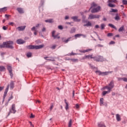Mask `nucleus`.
Listing matches in <instances>:
<instances>
[{
	"label": "nucleus",
	"mask_w": 127,
	"mask_h": 127,
	"mask_svg": "<svg viewBox=\"0 0 127 127\" xmlns=\"http://www.w3.org/2000/svg\"><path fill=\"white\" fill-rule=\"evenodd\" d=\"M122 80H123V81H124V82H127V78H126V77L122 78Z\"/></svg>",
	"instance_id": "obj_47"
},
{
	"label": "nucleus",
	"mask_w": 127,
	"mask_h": 127,
	"mask_svg": "<svg viewBox=\"0 0 127 127\" xmlns=\"http://www.w3.org/2000/svg\"><path fill=\"white\" fill-rule=\"evenodd\" d=\"M9 88V85H7V87H6V88L5 89V91H6V92H8V89Z\"/></svg>",
	"instance_id": "obj_46"
},
{
	"label": "nucleus",
	"mask_w": 127,
	"mask_h": 127,
	"mask_svg": "<svg viewBox=\"0 0 127 127\" xmlns=\"http://www.w3.org/2000/svg\"><path fill=\"white\" fill-rule=\"evenodd\" d=\"M103 20H104V21H107V18L106 17H104Z\"/></svg>",
	"instance_id": "obj_60"
},
{
	"label": "nucleus",
	"mask_w": 127,
	"mask_h": 127,
	"mask_svg": "<svg viewBox=\"0 0 127 127\" xmlns=\"http://www.w3.org/2000/svg\"><path fill=\"white\" fill-rule=\"evenodd\" d=\"M108 5L109 7H116V5L112 4V3H108Z\"/></svg>",
	"instance_id": "obj_24"
},
{
	"label": "nucleus",
	"mask_w": 127,
	"mask_h": 127,
	"mask_svg": "<svg viewBox=\"0 0 127 127\" xmlns=\"http://www.w3.org/2000/svg\"><path fill=\"white\" fill-rule=\"evenodd\" d=\"M91 8H92L91 10L92 13H96L97 12H99V11H101V7L100 6H98L96 3L93 2L91 4V6L89 10Z\"/></svg>",
	"instance_id": "obj_1"
},
{
	"label": "nucleus",
	"mask_w": 127,
	"mask_h": 127,
	"mask_svg": "<svg viewBox=\"0 0 127 127\" xmlns=\"http://www.w3.org/2000/svg\"><path fill=\"white\" fill-rule=\"evenodd\" d=\"M83 23H86L83 25V26H92V23H91L90 21H83Z\"/></svg>",
	"instance_id": "obj_10"
},
{
	"label": "nucleus",
	"mask_w": 127,
	"mask_h": 127,
	"mask_svg": "<svg viewBox=\"0 0 127 127\" xmlns=\"http://www.w3.org/2000/svg\"><path fill=\"white\" fill-rule=\"evenodd\" d=\"M64 103L65 104V109L67 111V110H68V109H69V104H68V102H67V100L64 99Z\"/></svg>",
	"instance_id": "obj_16"
},
{
	"label": "nucleus",
	"mask_w": 127,
	"mask_h": 127,
	"mask_svg": "<svg viewBox=\"0 0 127 127\" xmlns=\"http://www.w3.org/2000/svg\"><path fill=\"white\" fill-rule=\"evenodd\" d=\"M10 76L11 77V78H12V77H13V74L12 73V71H10Z\"/></svg>",
	"instance_id": "obj_48"
},
{
	"label": "nucleus",
	"mask_w": 127,
	"mask_h": 127,
	"mask_svg": "<svg viewBox=\"0 0 127 127\" xmlns=\"http://www.w3.org/2000/svg\"><path fill=\"white\" fill-rule=\"evenodd\" d=\"M115 20H120V16L119 15V14H117L116 15V16L115 17Z\"/></svg>",
	"instance_id": "obj_25"
},
{
	"label": "nucleus",
	"mask_w": 127,
	"mask_h": 127,
	"mask_svg": "<svg viewBox=\"0 0 127 127\" xmlns=\"http://www.w3.org/2000/svg\"><path fill=\"white\" fill-rule=\"evenodd\" d=\"M10 89H13L14 87V84L13 83V81H11L10 84Z\"/></svg>",
	"instance_id": "obj_26"
},
{
	"label": "nucleus",
	"mask_w": 127,
	"mask_h": 127,
	"mask_svg": "<svg viewBox=\"0 0 127 127\" xmlns=\"http://www.w3.org/2000/svg\"><path fill=\"white\" fill-rule=\"evenodd\" d=\"M115 87V84H114V81H112L108 86L103 87V90H110L112 91V89H113Z\"/></svg>",
	"instance_id": "obj_3"
},
{
	"label": "nucleus",
	"mask_w": 127,
	"mask_h": 127,
	"mask_svg": "<svg viewBox=\"0 0 127 127\" xmlns=\"http://www.w3.org/2000/svg\"><path fill=\"white\" fill-rule=\"evenodd\" d=\"M42 31L43 32H44L45 31H46V28L44 27L42 29Z\"/></svg>",
	"instance_id": "obj_51"
},
{
	"label": "nucleus",
	"mask_w": 127,
	"mask_h": 127,
	"mask_svg": "<svg viewBox=\"0 0 127 127\" xmlns=\"http://www.w3.org/2000/svg\"><path fill=\"white\" fill-rule=\"evenodd\" d=\"M117 0H108V2L111 3V2H114L115 3H116V2H117Z\"/></svg>",
	"instance_id": "obj_33"
},
{
	"label": "nucleus",
	"mask_w": 127,
	"mask_h": 127,
	"mask_svg": "<svg viewBox=\"0 0 127 127\" xmlns=\"http://www.w3.org/2000/svg\"><path fill=\"white\" fill-rule=\"evenodd\" d=\"M110 12H118V9L111 8Z\"/></svg>",
	"instance_id": "obj_27"
},
{
	"label": "nucleus",
	"mask_w": 127,
	"mask_h": 127,
	"mask_svg": "<svg viewBox=\"0 0 127 127\" xmlns=\"http://www.w3.org/2000/svg\"><path fill=\"white\" fill-rule=\"evenodd\" d=\"M51 48V49H53V50L55 49V48H56V45H52Z\"/></svg>",
	"instance_id": "obj_41"
},
{
	"label": "nucleus",
	"mask_w": 127,
	"mask_h": 127,
	"mask_svg": "<svg viewBox=\"0 0 127 127\" xmlns=\"http://www.w3.org/2000/svg\"><path fill=\"white\" fill-rule=\"evenodd\" d=\"M93 59L95 60V61H97L98 62H102L104 61V58L103 57L100 56H96L94 57Z\"/></svg>",
	"instance_id": "obj_5"
},
{
	"label": "nucleus",
	"mask_w": 127,
	"mask_h": 127,
	"mask_svg": "<svg viewBox=\"0 0 127 127\" xmlns=\"http://www.w3.org/2000/svg\"><path fill=\"white\" fill-rule=\"evenodd\" d=\"M26 26H19L16 29H18L19 31H23V30H24L25 29V28Z\"/></svg>",
	"instance_id": "obj_11"
},
{
	"label": "nucleus",
	"mask_w": 127,
	"mask_h": 127,
	"mask_svg": "<svg viewBox=\"0 0 127 127\" xmlns=\"http://www.w3.org/2000/svg\"><path fill=\"white\" fill-rule=\"evenodd\" d=\"M116 117L117 122H120V121L121 120V116L119 114H116Z\"/></svg>",
	"instance_id": "obj_20"
},
{
	"label": "nucleus",
	"mask_w": 127,
	"mask_h": 127,
	"mask_svg": "<svg viewBox=\"0 0 127 127\" xmlns=\"http://www.w3.org/2000/svg\"><path fill=\"white\" fill-rule=\"evenodd\" d=\"M4 70H5V67H4V66H3L0 65V71H4Z\"/></svg>",
	"instance_id": "obj_29"
},
{
	"label": "nucleus",
	"mask_w": 127,
	"mask_h": 127,
	"mask_svg": "<svg viewBox=\"0 0 127 127\" xmlns=\"http://www.w3.org/2000/svg\"><path fill=\"white\" fill-rule=\"evenodd\" d=\"M97 47H104V46L103 45L98 44L97 46Z\"/></svg>",
	"instance_id": "obj_50"
},
{
	"label": "nucleus",
	"mask_w": 127,
	"mask_h": 127,
	"mask_svg": "<svg viewBox=\"0 0 127 127\" xmlns=\"http://www.w3.org/2000/svg\"><path fill=\"white\" fill-rule=\"evenodd\" d=\"M104 104V98L100 99V105L102 106Z\"/></svg>",
	"instance_id": "obj_37"
},
{
	"label": "nucleus",
	"mask_w": 127,
	"mask_h": 127,
	"mask_svg": "<svg viewBox=\"0 0 127 127\" xmlns=\"http://www.w3.org/2000/svg\"><path fill=\"white\" fill-rule=\"evenodd\" d=\"M9 113L11 114H15L16 113V110L15 109V104H13L11 109L9 110Z\"/></svg>",
	"instance_id": "obj_8"
},
{
	"label": "nucleus",
	"mask_w": 127,
	"mask_h": 127,
	"mask_svg": "<svg viewBox=\"0 0 127 127\" xmlns=\"http://www.w3.org/2000/svg\"><path fill=\"white\" fill-rule=\"evenodd\" d=\"M4 88V87H0V91H2V90H3Z\"/></svg>",
	"instance_id": "obj_59"
},
{
	"label": "nucleus",
	"mask_w": 127,
	"mask_h": 127,
	"mask_svg": "<svg viewBox=\"0 0 127 127\" xmlns=\"http://www.w3.org/2000/svg\"><path fill=\"white\" fill-rule=\"evenodd\" d=\"M58 28H59V29H60L61 30H62V29H63V27L61 25H59L58 26Z\"/></svg>",
	"instance_id": "obj_45"
},
{
	"label": "nucleus",
	"mask_w": 127,
	"mask_h": 127,
	"mask_svg": "<svg viewBox=\"0 0 127 127\" xmlns=\"http://www.w3.org/2000/svg\"><path fill=\"white\" fill-rule=\"evenodd\" d=\"M123 4L125 5L127 4V0H123L122 1Z\"/></svg>",
	"instance_id": "obj_40"
},
{
	"label": "nucleus",
	"mask_w": 127,
	"mask_h": 127,
	"mask_svg": "<svg viewBox=\"0 0 127 127\" xmlns=\"http://www.w3.org/2000/svg\"><path fill=\"white\" fill-rule=\"evenodd\" d=\"M72 19H73L74 21H77V22L81 21V19H78V17L77 16L72 17Z\"/></svg>",
	"instance_id": "obj_19"
},
{
	"label": "nucleus",
	"mask_w": 127,
	"mask_h": 127,
	"mask_svg": "<svg viewBox=\"0 0 127 127\" xmlns=\"http://www.w3.org/2000/svg\"><path fill=\"white\" fill-rule=\"evenodd\" d=\"M76 31V29H75L74 28H71L70 33H74V32H75Z\"/></svg>",
	"instance_id": "obj_34"
},
{
	"label": "nucleus",
	"mask_w": 127,
	"mask_h": 127,
	"mask_svg": "<svg viewBox=\"0 0 127 127\" xmlns=\"http://www.w3.org/2000/svg\"><path fill=\"white\" fill-rule=\"evenodd\" d=\"M34 117H35L34 115L33 114H31L30 118L31 119H33L34 118Z\"/></svg>",
	"instance_id": "obj_52"
},
{
	"label": "nucleus",
	"mask_w": 127,
	"mask_h": 127,
	"mask_svg": "<svg viewBox=\"0 0 127 127\" xmlns=\"http://www.w3.org/2000/svg\"><path fill=\"white\" fill-rule=\"evenodd\" d=\"M70 55H77V54H74V53L72 52V53L70 54Z\"/></svg>",
	"instance_id": "obj_61"
},
{
	"label": "nucleus",
	"mask_w": 127,
	"mask_h": 127,
	"mask_svg": "<svg viewBox=\"0 0 127 127\" xmlns=\"http://www.w3.org/2000/svg\"><path fill=\"white\" fill-rule=\"evenodd\" d=\"M16 42L18 44H23V43H25V41L21 39L17 40Z\"/></svg>",
	"instance_id": "obj_15"
},
{
	"label": "nucleus",
	"mask_w": 127,
	"mask_h": 127,
	"mask_svg": "<svg viewBox=\"0 0 127 127\" xmlns=\"http://www.w3.org/2000/svg\"><path fill=\"white\" fill-rule=\"evenodd\" d=\"M121 80H123V78H118V81H121Z\"/></svg>",
	"instance_id": "obj_63"
},
{
	"label": "nucleus",
	"mask_w": 127,
	"mask_h": 127,
	"mask_svg": "<svg viewBox=\"0 0 127 127\" xmlns=\"http://www.w3.org/2000/svg\"><path fill=\"white\" fill-rule=\"evenodd\" d=\"M68 18H69V16H66L65 17V19H68Z\"/></svg>",
	"instance_id": "obj_62"
},
{
	"label": "nucleus",
	"mask_w": 127,
	"mask_h": 127,
	"mask_svg": "<svg viewBox=\"0 0 127 127\" xmlns=\"http://www.w3.org/2000/svg\"><path fill=\"white\" fill-rule=\"evenodd\" d=\"M11 99H13V96H11L9 98L8 101H10Z\"/></svg>",
	"instance_id": "obj_57"
},
{
	"label": "nucleus",
	"mask_w": 127,
	"mask_h": 127,
	"mask_svg": "<svg viewBox=\"0 0 127 127\" xmlns=\"http://www.w3.org/2000/svg\"><path fill=\"white\" fill-rule=\"evenodd\" d=\"M7 69L9 71V72H12V68L10 65H8L7 66Z\"/></svg>",
	"instance_id": "obj_32"
},
{
	"label": "nucleus",
	"mask_w": 127,
	"mask_h": 127,
	"mask_svg": "<svg viewBox=\"0 0 127 127\" xmlns=\"http://www.w3.org/2000/svg\"><path fill=\"white\" fill-rule=\"evenodd\" d=\"M35 32L34 33V35H37V31L36 30H34Z\"/></svg>",
	"instance_id": "obj_56"
},
{
	"label": "nucleus",
	"mask_w": 127,
	"mask_h": 127,
	"mask_svg": "<svg viewBox=\"0 0 127 127\" xmlns=\"http://www.w3.org/2000/svg\"><path fill=\"white\" fill-rule=\"evenodd\" d=\"M13 24H14V23H13V22H9V23H8V25H13Z\"/></svg>",
	"instance_id": "obj_54"
},
{
	"label": "nucleus",
	"mask_w": 127,
	"mask_h": 127,
	"mask_svg": "<svg viewBox=\"0 0 127 127\" xmlns=\"http://www.w3.org/2000/svg\"><path fill=\"white\" fill-rule=\"evenodd\" d=\"M44 46L43 45H41L39 46H33V45H29L27 46L28 49H41V48H43Z\"/></svg>",
	"instance_id": "obj_4"
},
{
	"label": "nucleus",
	"mask_w": 127,
	"mask_h": 127,
	"mask_svg": "<svg viewBox=\"0 0 127 127\" xmlns=\"http://www.w3.org/2000/svg\"><path fill=\"white\" fill-rule=\"evenodd\" d=\"M80 36H84V37H86V36L82 34H77L75 35L74 37H75L76 38H78L79 37H80Z\"/></svg>",
	"instance_id": "obj_22"
},
{
	"label": "nucleus",
	"mask_w": 127,
	"mask_h": 127,
	"mask_svg": "<svg viewBox=\"0 0 127 127\" xmlns=\"http://www.w3.org/2000/svg\"><path fill=\"white\" fill-rule=\"evenodd\" d=\"M17 10L19 13H24V11L23 10V9L22 8H17Z\"/></svg>",
	"instance_id": "obj_13"
},
{
	"label": "nucleus",
	"mask_w": 127,
	"mask_h": 127,
	"mask_svg": "<svg viewBox=\"0 0 127 127\" xmlns=\"http://www.w3.org/2000/svg\"><path fill=\"white\" fill-rule=\"evenodd\" d=\"M93 50L92 49H88L87 50H85L83 51H79L81 53H87V52H89L90 51H92Z\"/></svg>",
	"instance_id": "obj_14"
},
{
	"label": "nucleus",
	"mask_w": 127,
	"mask_h": 127,
	"mask_svg": "<svg viewBox=\"0 0 127 127\" xmlns=\"http://www.w3.org/2000/svg\"><path fill=\"white\" fill-rule=\"evenodd\" d=\"M75 108L76 109H79V108H80V106H79L78 104H76Z\"/></svg>",
	"instance_id": "obj_55"
},
{
	"label": "nucleus",
	"mask_w": 127,
	"mask_h": 127,
	"mask_svg": "<svg viewBox=\"0 0 127 127\" xmlns=\"http://www.w3.org/2000/svg\"><path fill=\"white\" fill-rule=\"evenodd\" d=\"M94 59V57L93 55H86L83 58V59Z\"/></svg>",
	"instance_id": "obj_12"
},
{
	"label": "nucleus",
	"mask_w": 127,
	"mask_h": 127,
	"mask_svg": "<svg viewBox=\"0 0 127 127\" xmlns=\"http://www.w3.org/2000/svg\"><path fill=\"white\" fill-rule=\"evenodd\" d=\"M107 36H108V37L113 36V33H108L107 35Z\"/></svg>",
	"instance_id": "obj_49"
},
{
	"label": "nucleus",
	"mask_w": 127,
	"mask_h": 127,
	"mask_svg": "<svg viewBox=\"0 0 127 127\" xmlns=\"http://www.w3.org/2000/svg\"><path fill=\"white\" fill-rule=\"evenodd\" d=\"M55 31H53L52 32V36L53 37L54 39H59L60 38V36H59V34H57L55 35Z\"/></svg>",
	"instance_id": "obj_9"
},
{
	"label": "nucleus",
	"mask_w": 127,
	"mask_h": 127,
	"mask_svg": "<svg viewBox=\"0 0 127 127\" xmlns=\"http://www.w3.org/2000/svg\"><path fill=\"white\" fill-rule=\"evenodd\" d=\"M72 126V120H70L68 123V127H71Z\"/></svg>",
	"instance_id": "obj_39"
},
{
	"label": "nucleus",
	"mask_w": 127,
	"mask_h": 127,
	"mask_svg": "<svg viewBox=\"0 0 127 127\" xmlns=\"http://www.w3.org/2000/svg\"><path fill=\"white\" fill-rule=\"evenodd\" d=\"M119 32H122V31H124V26H122L119 29Z\"/></svg>",
	"instance_id": "obj_36"
},
{
	"label": "nucleus",
	"mask_w": 127,
	"mask_h": 127,
	"mask_svg": "<svg viewBox=\"0 0 127 127\" xmlns=\"http://www.w3.org/2000/svg\"><path fill=\"white\" fill-rule=\"evenodd\" d=\"M45 22H49V23H52L53 22H54L53 21V19H49L48 20H46Z\"/></svg>",
	"instance_id": "obj_23"
},
{
	"label": "nucleus",
	"mask_w": 127,
	"mask_h": 127,
	"mask_svg": "<svg viewBox=\"0 0 127 127\" xmlns=\"http://www.w3.org/2000/svg\"><path fill=\"white\" fill-rule=\"evenodd\" d=\"M95 27V28H99V27H100V26H99V25H96Z\"/></svg>",
	"instance_id": "obj_58"
},
{
	"label": "nucleus",
	"mask_w": 127,
	"mask_h": 127,
	"mask_svg": "<svg viewBox=\"0 0 127 127\" xmlns=\"http://www.w3.org/2000/svg\"><path fill=\"white\" fill-rule=\"evenodd\" d=\"M105 27H106V25H105V24H101V27L102 30L105 29Z\"/></svg>",
	"instance_id": "obj_38"
},
{
	"label": "nucleus",
	"mask_w": 127,
	"mask_h": 127,
	"mask_svg": "<svg viewBox=\"0 0 127 127\" xmlns=\"http://www.w3.org/2000/svg\"><path fill=\"white\" fill-rule=\"evenodd\" d=\"M98 127H106L105 124L103 122H100L98 124Z\"/></svg>",
	"instance_id": "obj_21"
},
{
	"label": "nucleus",
	"mask_w": 127,
	"mask_h": 127,
	"mask_svg": "<svg viewBox=\"0 0 127 127\" xmlns=\"http://www.w3.org/2000/svg\"><path fill=\"white\" fill-rule=\"evenodd\" d=\"M101 17V15H94L93 14H91L89 15L88 19H95V18H100Z\"/></svg>",
	"instance_id": "obj_6"
},
{
	"label": "nucleus",
	"mask_w": 127,
	"mask_h": 127,
	"mask_svg": "<svg viewBox=\"0 0 127 127\" xmlns=\"http://www.w3.org/2000/svg\"><path fill=\"white\" fill-rule=\"evenodd\" d=\"M6 7H3L0 9V12H3V11H6Z\"/></svg>",
	"instance_id": "obj_28"
},
{
	"label": "nucleus",
	"mask_w": 127,
	"mask_h": 127,
	"mask_svg": "<svg viewBox=\"0 0 127 127\" xmlns=\"http://www.w3.org/2000/svg\"><path fill=\"white\" fill-rule=\"evenodd\" d=\"M13 42L11 41H8L7 42H3V44L0 45V48H10V49H12L13 48Z\"/></svg>",
	"instance_id": "obj_2"
},
{
	"label": "nucleus",
	"mask_w": 127,
	"mask_h": 127,
	"mask_svg": "<svg viewBox=\"0 0 127 127\" xmlns=\"http://www.w3.org/2000/svg\"><path fill=\"white\" fill-rule=\"evenodd\" d=\"M5 97H6V94H4V95H3V99H4L5 98Z\"/></svg>",
	"instance_id": "obj_64"
},
{
	"label": "nucleus",
	"mask_w": 127,
	"mask_h": 127,
	"mask_svg": "<svg viewBox=\"0 0 127 127\" xmlns=\"http://www.w3.org/2000/svg\"><path fill=\"white\" fill-rule=\"evenodd\" d=\"M109 44L111 45L112 44H115V42L113 41H112L110 42Z\"/></svg>",
	"instance_id": "obj_53"
},
{
	"label": "nucleus",
	"mask_w": 127,
	"mask_h": 127,
	"mask_svg": "<svg viewBox=\"0 0 127 127\" xmlns=\"http://www.w3.org/2000/svg\"><path fill=\"white\" fill-rule=\"evenodd\" d=\"M96 74H98L99 75V76H106V75H108L110 72L106 71V72H102L100 70H97L96 71Z\"/></svg>",
	"instance_id": "obj_7"
},
{
	"label": "nucleus",
	"mask_w": 127,
	"mask_h": 127,
	"mask_svg": "<svg viewBox=\"0 0 127 127\" xmlns=\"http://www.w3.org/2000/svg\"><path fill=\"white\" fill-rule=\"evenodd\" d=\"M53 108H54V105H53V104H52L50 107V110L52 111V109H53Z\"/></svg>",
	"instance_id": "obj_44"
},
{
	"label": "nucleus",
	"mask_w": 127,
	"mask_h": 127,
	"mask_svg": "<svg viewBox=\"0 0 127 127\" xmlns=\"http://www.w3.org/2000/svg\"><path fill=\"white\" fill-rule=\"evenodd\" d=\"M40 24H37V25L36 26V27H33L32 28H31V30L32 31H34V30H36V29H37V28H38V27H39L40 26Z\"/></svg>",
	"instance_id": "obj_18"
},
{
	"label": "nucleus",
	"mask_w": 127,
	"mask_h": 127,
	"mask_svg": "<svg viewBox=\"0 0 127 127\" xmlns=\"http://www.w3.org/2000/svg\"><path fill=\"white\" fill-rule=\"evenodd\" d=\"M32 56V53L29 52L27 54V57H28V58H29V57H31Z\"/></svg>",
	"instance_id": "obj_35"
},
{
	"label": "nucleus",
	"mask_w": 127,
	"mask_h": 127,
	"mask_svg": "<svg viewBox=\"0 0 127 127\" xmlns=\"http://www.w3.org/2000/svg\"><path fill=\"white\" fill-rule=\"evenodd\" d=\"M108 25L110 27H112V28H114V29H117V28L116 27V26H115V25H113V24H109Z\"/></svg>",
	"instance_id": "obj_30"
},
{
	"label": "nucleus",
	"mask_w": 127,
	"mask_h": 127,
	"mask_svg": "<svg viewBox=\"0 0 127 127\" xmlns=\"http://www.w3.org/2000/svg\"><path fill=\"white\" fill-rule=\"evenodd\" d=\"M72 61L73 62H78V59H72Z\"/></svg>",
	"instance_id": "obj_43"
},
{
	"label": "nucleus",
	"mask_w": 127,
	"mask_h": 127,
	"mask_svg": "<svg viewBox=\"0 0 127 127\" xmlns=\"http://www.w3.org/2000/svg\"><path fill=\"white\" fill-rule=\"evenodd\" d=\"M70 38H68L67 40H64V38H63V42H64L65 43H68V42H69V41H70Z\"/></svg>",
	"instance_id": "obj_31"
},
{
	"label": "nucleus",
	"mask_w": 127,
	"mask_h": 127,
	"mask_svg": "<svg viewBox=\"0 0 127 127\" xmlns=\"http://www.w3.org/2000/svg\"><path fill=\"white\" fill-rule=\"evenodd\" d=\"M108 91H104L103 92L102 95L103 96H106L107 94H109V93H111V90L110 89H108Z\"/></svg>",
	"instance_id": "obj_17"
},
{
	"label": "nucleus",
	"mask_w": 127,
	"mask_h": 127,
	"mask_svg": "<svg viewBox=\"0 0 127 127\" xmlns=\"http://www.w3.org/2000/svg\"><path fill=\"white\" fill-rule=\"evenodd\" d=\"M2 29L3 30H7V27L5 26H3L2 27Z\"/></svg>",
	"instance_id": "obj_42"
}]
</instances>
